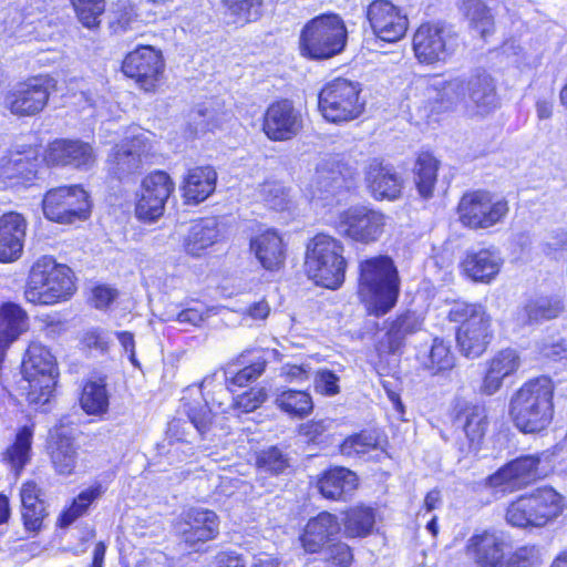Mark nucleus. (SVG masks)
Segmentation results:
<instances>
[{"instance_id": "obj_18", "label": "nucleus", "mask_w": 567, "mask_h": 567, "mask_svg": "<svg viewBox=\"0 0 567 567\" xmlns=\"http://www.w3.org/2000/svg\"><path fill=\"white\" fill-rule=\"evenodd\" d=\"M367 19L373 33L385 42H398L409 27L406 14L389 0H373L367 8Z\"/></svg>"}, {"instance_id": "obj_28", "label": "nucleus", "mask_w": 567, "mask_h": 567, "mask_svg": "<svg viewBox=\"0 0 567 567\" xmlns=\"http://www.w3.org/2000/svg\"><path fill=\"white\" fill-rule=\"evenodd\" d=\"M369 189L377 199H396L402 189V179L390 165L372 159L365 172Z\"/></svg>"}, {"instance_id": "obj_12", "label": "nucleus", "mask_w": 567, "mask_h": 567, "mask_svg": "<svg viewBox=\"0 0 567 567\" xmlns=\"http://www.w3.org/2000/svg\"><path fill=\"white\" fill-rule=\"evenodd\" d=\"M216 374L207 375L199 386H188L182 398L183 412L189 422L174 420L169 423L168 432L177 441H188L189 433L186 431L192 426L200 436H204L210 429L213 413L203 396L202 390L208 388Z\"/></svg>"}, {"instance_id": "obj_23", "label": "nucleus", "mask_w": 567, "mask_h": 567, "mask_svg": "<svg viewBox=\"0 0 567 567\" xmlns=\"http://www.w3.org/2000/svg\"><path fill=\"white\" fill-rule=\"evenodd\" d=\"M176 528L185 543L195 546L218 535V516L209 509L190 508L183 514Z\"/></svg>"}, {"instance_id": "obj_24", "label": "nucleus", "mask_w": 567, "mask_h": 567, "mask_svg": "<svg viewBox=\"0 0 567 567\" xmlns=\"http://www.w3.org/2000/svg\"><path fill=\"white\" fill-rule=\"evenodd\" d=\"M50 165H72L76 168H89L95 162V155L89 143L71 140H55L45 154Z\"/></svg>"}, {"instance_id": "obj_64", "label": "nucleus", "mask_w": 567, "mask_h": 567, "mask_svg": "<svg viewBox=\"0 0 567 567\" xmlns=\"http://www.w3.org/2000/svg\"><path fill=\"white\" fill-rule=\"evenodd\" d=\"M540 352L544 357L553 360L567 358V341L558 339L553 342H544L540 347Z\"/></svg>"}, {"instance_id": "obj_8", "label": "nucleus", "mask_w": 567, "mask_h": 567, "mask_svg": "<svg viewBox=\"0 0 567 567\" xmlns=\"http://www.w3.org/2000/svg\"><path fill=\"white\" fill-rule=\"evenodd\" d=\"M563 509L564 497L551 487H542L512 502L505 518L519 528L543 527L560 516Z\"/></svg>"}, {"instance_id": "obj_30", "label": "nucleus", "mask_w": 567, "mask_h": 567, "mask_svg": "<svg viewBox=\"0 0 567 567\" xmlns=\"http://www.w3.org/2000/svg\"><path fill=\"white\" fill-rule=\"evenodd\" d=\"M250 248L265 269L277 270L284 265L285 245L277 231L269 229L257 235L251 239Z\"/></svg>"}, {"instance_id": "obj_32", "label": "nucleus", "mask_w": 567, "mask_h": 567, "mask_svg": "<svg viewBox=\"0 0 567 567\" xmlns=\"http://www.w3.org/2000/svg\"><path fill=\"white\" fill-rule=\"evenodd\" d=\"M49 450L55 471L62 475L71 474L76 465L78 452L66 429L59 427L51 433Z\"/></svg>"}, {"instance_id": "obj_57", "label": "nucleus", "mask_w": 567, "mask_h": 567, "mask_svg": "<svg viewBox=\"0 0 567 567\" xmlns=\"http://www.w3.org/2000/svg\"><path fill=\"white\" fill-rule=\"evenodd\" d=\"M405 338L406 336L392 322L388 332L379 340L378 351L380 353H394L403 347Z\"/></svg>"}, {"instance_id": "obj_50", "label": "nucleus", "mask_w": 567, "mask_h": 567, "mask_svg": "<svg viewBox=\"0 0 567 567\" xmlns=\"http://www.w3.org/2000/svg\"><path fill=\"white\" fill-rule=\"evenodd\" d=\"M257 466L261 472L279 475L289 467V461L281 450L271 446L259 453Z\"/></svg>"}, {"instance_id": "obj_58", "label": "nucleus", "mask_w": 567, "mask_h": 567, "mask_svg": "<svg viewBox=\"0 0 567 567\" xmlns=\"http://www.w3.org/2000/svg\"><path fill=\"white\" fill-rule=\"evenodd\" d=\"M45 515L47 513L43 501L35 502V504L32 505L22 506V519L28 530H39Z\"/></svg>"}, {"instance_id": "obj_22", "label": "nucleus", "mask_w": 567, "mask_h": 567, "mask_svg": "<svg viewBox=\"0 0 567 567\" xmlns=\"http://www.w3.org/2000/svg\"><path fill=\"white\" fill-rule=\"evenodd\" d=\"M539 458L534 455L518 457L487 478L491 487L502 493L513 492L535 480L538 475Z\"/></svg>"}, {"instance_id": "obj_2", "label": "nucleus", "mask_w": 567, "mask_h": 567, "mask_svg": "<svg viewBox=\"0 0 567 567\" xmlns=\"http://www.w3.org/2000/svg\"><path fill=\"white\" fill-rule=\"evenodd\" d=\"M358 295L370 315L381 317L396 303L400 292L398 270L388 256L360 262Z\"/></svg>"}, {"instance_id": "obj_49", "label": "nucleus", "mask_w": 567, "mask_h": 567, "mask_svg": "<svg viewBox=\"0 0 567 567\" xmlns=\"http://www.w3.org/2000/svg\"><path fill=\"white\" fill-rule=\"evenodd\" d=\"M102 494L101 485L83 491L73 501L72 505L63 513L61 517L62 526L72 524L78 517L84 514L90 504Z\"/></svg>"}, {"instance_id": "obj_34", "label": "nucleus", "mask_w": 567, "mask_h": 567, "mask_svg": "<svg viewBox=\"0 0 567 567\" xmlns=\"http://www.w3.org/2000/svg\"><path fill=\"white\" fill-rule=\"evenodd\" d=\"M28 329L27 312L17 303L0 307V360L4 350Z\"/></svg>"}, {"instance_id": "obj_36", "label": "nucleus", "mask_w": 567, "mask_h": 567, "mask_svg": "<svg viewBox=\"0 0 567 567\" xmlns=\"http://www.w3.org/2000/svg\"><path fill=\"white\" fill-rule=\"evenodd\" d=\"M217 173L212 166L190 169L184 179L183 193L187 203H202L216 187Z\"/></svg>"}, {"instance_id": "obj_33", "label": "nucleus", "mask_w": 567, "mask_h": 567, "mask_svg": "<svg viewBox=\"0 0 567 567\" xmlns=\"http://www.w3.org/2000/svg\"><path fill=\"white\" fill-rule=\"evenodd\" d=\"M218 221L216 218H204L190 225L183 240V248L187 255L199 257L204 251L217 243L219 238Z\"/></svg>"}, {"instance_id": "obj_15", "label": "nucleus", "mask_w": 567, "mask_h": 567, "mask_svg": "<svg viewBox=\"0 0 567 567\" xmlns=\"http://www.w3.org/2000/svg\"><path fill=\"white\" fill-rule=\"evenodd\" d=\"M44 216L60 224H72L89 217L87 193L80 186H62L47 192L42 200Z\"/></svg>"}, {"instance_id": "obj_25", "label": "nucleus", "mask_w": 567, "mask_h": 567, "mask_svg": "<svg viewBox=\"0 0 567 567\" xmlns=\"http://www.w3.org/2000/svg\"><path fill=\"white\" fill-rule=\"evenodd\" d=\"M340 530L338 517L329 512H321L307 522L299 539L306 551L318 553L333 540Z\"/></svg>"}, {"instance_id": "obj_43", "label": "nucleus", "mask_w": 567, "mask_h": 567, "mask_svg": "<svg viewBox=\"0 0 567 567\" xmlns=\"http://www.w3.org/2000/svg\"><path fill=\"white\" fill-rule=\"evenodd\" d=\"M343 533L347 537H364L369 535L375 523L371 507L355 506L343 513Z\"/></svg>"}, {"instance_id": "obj_38", "label": "nucleus", "mask_w": 567, "mask_h": 567, "mask_svg": "<svg viewBox=\"0 0 567 567\" xmlns=\"http://www.w3.org/2000/svg\"><path fill=\"white\" fill-rule=\"evenodd\" d=\"M274 404L282 413L296 419H305L313 410L310 393L288 388L276 389Z\"/></svg>"}, {"instance_id": "obj_35", "label": "nucleus", "mask_w": 567, "mask_h": 567, "mask_svg": "<svg viewBox=\"0 0 567 567\" xmlns=\"http://www.w3.org/2000/svg\"><path fill=\"white\" fill-rule=\"evenodd\" d=\"M565 308L560 296L538 297L525 303L518 312V320L524 324L542 323L558 318Z\"/></svg>"}, {"instance_id": "obj_63", "label": "nucleus", "mask_w": 567, "mask_h": 567, "mask_svg": "<svg viewBox=\"0 0 567 567\" xmlns=\"http://www.w3.org/2000/svg\"><path fill=\"white\" fill-rule=\"evenodd\" d=\"M393 322L406 337L422 328V319L414 312H406L398 317Z\"/></svg>"}, {"instance_id": "obj_51", "label": "nucleus", "mask_w": 567, "mask_h": 567, "mask_svg": "<svg viewBox=\"0 0 567 567\" xmlns=\"http://www.w3.org/2000/svg\"><path fill=\"white\" fill-rule=\"evenodd\" d=\"M259 197L271 209L282 210L287 207L289 195L279 182H265L258 189Z\"/></svg>"}, {"instance_id": "obj_27", "label": "nucleus", "mask_w": 567, "mask_h": 567, "mask_svg": "<svg viewBox=\"0 0 567 567\" xmlns=\"http://www.w3.org/2000/svg\"><path fill=\"white\" fill-rule=\"evenodd\" d=\"M519 365L520 358L516 350L508 348L498 351L486 362L481 391L487 395L495 394L502 388L504 379L515 373Z\"/></svg>"}, {"instance_id": "obj_16", "label": "nucleus", "mask_w": 567, "mask_h": 567, "mask_svg": "<svg viewBox=\"0 0 567 567\" xmlns=\"http://www.w3.org/2000/svg\"><path fill=\"white\" fill-rule=\"evenodd\" d=\"M386 217L379 210L365 206L350 207L339 215L338 231L352 240L370 244L383 234Z\"/></svg>"}, {"instance_id": "obj_48", "label": "nucleus", "mask_w": 567, "mask_h": 567, "mask_svg": "<svg viewBox=\"0 0 567 567\" xmlns=\"http://www.w3.org/2000/svg\"><path fill=\"white\" fill-rule=\"evenodd\" d=\"M227 12L237 23H248L259 19L262 0H223Z\"/></svg>"}, {"instance_id": "obj_5", "label": "nucleus", "mask_w": 567, "mask_h": 567, "mask_svg": "<svg viewBox=\"0 0 567 567\" xmlns=\"http://www.w3.org/2000/svg\"><path fill=\"white\" fill-rule=\"evenodd\" d=\"M343 250L342 243L332 236L316 235L307 246L305 269L308 277L324 288H339L347 268Z\"/></svg>"}, {"instance_id": "obj_42", "label": "nucleus", "mask_w": 567, "mask_h": 567, "mask_svg": "<svg viewBox=\"0 0 567 567\" xmlns=\"http://www.w3.org/2000/svg\"><path fill=\"white\" fill-rule=\"evenodd\" d=\"M240 364H245L241 369L235 370L231 365L227 367L224 372V378L227 386H245L248 383L257 380L264 372L267 365V360L259 352L251 361L246 360V355L241 354L239 358Z\"/></svg>"}, {"instance_id": "obj_40", "label": "nucleus", "mask_w": 567, "mask_h": 567, "mask_svg": "<svg viewBox=\"0 0 567 567\" xmlns=\"http://www.w3.org/2000/svg\"><path fill=\"white\" fill-rule=\"evenodd\" d=\"M439 171V161L430 153H421L414 164V183L420 196L429 199L433 196Z\"/></svg>"}, {"instance_id": "obj_6", "label": "nucleus", "mask_w": 567, "mask_h": 567, "mask_svg": "<svg viewBox=\"0 0 567 567\" xmlns=\"http://www.w3.org/2000/svg\"><path fill=\"white\" fill-rule=\"evenodd\" d=\"M347 39L348 31L340 16L320 14L301 29L300 52L311 60H327L343 51Z\"/></svg>"}, {"instance_id": "obj_52", "label": "nucleus", "mask_w": 567, "mask_h": 567, "mask_svg": "<svg viewBox=\"0 0 567 567\" xmlns=\"http://www.w3.org/2000/svg\"><path fill=\"white\" fill-rule=\"evenodd\" d=\"M377 437L367 432L349 436L343 441L340 451L346 456H362L377 447Z\"/></svg>"}, {"instance_id": "obj_20", "label": "nucleus", "mask_w": 567, "mask_h": 567, "mask_svg": "<svg viewBox=\"0 0 567 567\" xmlns=\"http://www.w3.org/2000/svg\"><path fill=\"white\" fill-rule=\"evenodd\" d=\"M152 148L148 132H140L116 145L107 158L109 172L122 178L135 172Z\"/></svg>"}, {"instance_id": "obj_9", "label": "nucleus", "mask_w": 567, "mask_h": 567, "mask_svg": "<svg viewBox=\"0 0 567 567\" xmlns=\"http://www.w3.org/2000/svg\"><path fill=\"white\" fill-rule=\"evenodd\" d=\"M361 84L344 78L329 81L319 93L318 107L331 123L340 124L359 117L364 110Z\"/></svg>"}, {"instance_id": "obj_3", "label": "nucleus", "mask_w": 567, "mask_h": 567, "mask_svg": "<svg viewBox=\"0 0 567 567\" xmlns=\"http://www.w3.org/2000/svg\"><path fill=\"white\" fill-rule=\"evenodd\" d=\"M554 384L547 377L525 382L511 398L509 414L515 426L524 433L545 430L554 415Z\"/></svg>"}, {"instance_id": "obj_55", "label": "nucleus", "mask_w": 567, "mask_h": 567, "mask_svg": "<svg viewBox=\"0 0 567 567\" xmlns=\"http://www.w3.org/2000/svg\"><path fill=\"white\" fill-rule=\"evenodd\" d=\"M0 233H6V237L23 240L25 235V220L18 213H8L0 218Z\"/></svg>"}, {"instance_id": "obj_61", "label": "nucleus", "mask_w": 567, "mask_h": 567, "mask_svg": "<svg viewBox=\"0 0 567 567\" xmlns=\"http://www.w3.org/2000/svg\"><path fill=\"white\" fill-rule=\"evenodd\" d=\"M328 560H330L334 566L348 567L352 561L350 547L344 543L334 544L329 548Z\"/></svg>"}, {"instance_id": "obj_62", "label": "nucleus", "mask_w": 567, "mask_h": 567, "mask_svg": "<svg viewBox=\"0 0 567 567\" xmlns=\"http://www.w3.org/2000/svg\"><path fill=\"white\" fill-rule=\"evenodd\" d=\"M82 343L89 349H95L100 352H105L109 348V338L99 329H91L84 332Z\"/></svg>"}, {"instance_id": "obj_45", "label": "nucleus", "mask_w": 567, "mask_h": 567, "mask_svg": "<svg viewBox=\"0 0 567 567\" xmlns=\"http://www.w3.org/2000/svg\"><path fill=\"white\" fill-rule=\"evenodd\" d=\"M37 173V163L27 154H14L8 159H2L0 174L7 179L30 181Z\"/></svg>"}, {"instance_id": "obj_10", "label": "nucleus", "mask_w": 567, "mask_h": 567, "mask_svg": "<svg viewBox=\"0 0 567 567\" xmlns=\"http://www.w3.org/2000/svg\"><path fill=\"white\" fill-rule=\"evenodd\" d=\"M22 373L28 382V399L34 404L49 401L56 383V363L51 351L39 342H32L22 361Z\"/></svg>"}, {"instance_id": "obj_41", "label": "nucleus", "mask_w": 567, "mask_h": 567, "mask_svg": "<svg viewBox=\"0 0 567 567\" xmlns=\"http://www.w3.org/2000/svg\"><path fill=\"white\" fill-rule=\"evenodd\" d=\"M33 430L30 426L21 427L3 454V461L17 475L22 472L31 460Z\"/></svg>"}, {"instance_id": "obj_37", "label": "nucleus", "mask_w": 567, "mask_h": 567, "mask_svg": "<svg viewBox=\"0 0 567 567\" xmlns=\"http://www.w3.org/2000/svg\"><path fill=\"white\" fill-rule=\"evenodd\" d=\"M416 358L422 369L432 375L444 373L455 367V355L451 346L441 338H434L431 347L420 350Z\"/></svg>"}, {"instance_id": "obj_7", "label": "nucleus", "mask_w": 567, "mask_h": 567, "mask_svg": "<svg viewBox=\"0 0 567 567\" xmlns=\"http://www.w3.org/2000/svg\"><path fill=\"white\" fill-rule=\"evenodd\" d=\"M449 318L461 326L456 332L460 351L466 358H478L493 339L492 318L480 303L455 302Z\"/></svg>"}, {"instance_id": "obj_19", "label": "nucleus", "mask_w": 567, "mask_h": 567, "mask_svg": "<svg viewBox=\"0 0 567 567\" xmlns=\"http://www.w3.org/2000/svg\"><path fill=\"white\" fill-rule=\"evenodd\" d=\"M164 68L159 51L151 45H141L130 52L122 64L123 73L134 79L141 89L148 92L154 90Z\"/></svg>"}, {"instance_id": "obj_39", "label": "nucleus", "mask_w": 567, "mask_h": 567, "mask_svg": "<svg viewBox=\"0 0 567 567\" xmlns=\"http://www.w3.org/2000/svg\"><path fill=\"white\" fill-rule=\"evenodd\" d=\"M343 186L340 171L332 168L328 163L320 164L313 174L308 192L312 199L328 200Z\"/></svg>"}, {"instance_id": "obj_29", "label": "nucleus", "mask_w": 567, "mask_h": 567, "mask_svg": "<svg viewBox=\"0 0 567 567\" xmlns=\"http://www.w3.org/2000/svg\"><path fill=\"white\" fill-rule=\"evenodd\" d=\"M503 259L496 248L468 251L462 262L464 272L474 281L489 282L499 272Z\"/></svg>"}, {"instance_id": "obj_17", "label": "nucleus", "mask_w": 567, "mask_h": 567, "mask_svg": "<svg viewBox=\"0 0 567 567\" xmlns=\"http://www.w3.org/2000/svg\"><path fill=\"white\" fill-rule=\"evenodd\" d=\"M174 190V183L164 172H155L146 176L141 185L135 205L137 219L152 223L164 213L165 204Z\"/></svg>"}, {"instance_id": "obj_26", "label": "nucleus", "mask_w": 567, "mask_h": 567, "mask_svg": "<svg viewBox=\"0 0 567 567\" xmlns=\"http://www.w3.org/2000/svg\"><path fill=\"white\" fill-rule=\"evenodd\" d=\"M468 555L480 567H497L504 558L505 542L496 530H482L467 542Z\"/></svg>"}, {"instance_id": "obj_54", "label": "nucleus", "mask_w": 567, "mask_h": 567, "mask_svg": "<svg viewBox=\"0 0 567 567\" xmlns=\"http://www.w3.org/2000/svg\"><path fill=\"white\" fill-rule=\"evenodd\" d=\"M268 399V391L264 386H255L237 395L233 402V409L241 413H250L262 405Z\"/></svg>"}, {"instance_id": "obj_1", "label": "nucleus", "mask_w": 567, "mask_h": 567, "mask_svg": "<svg viewBox=\"0 0 567 567\" xmlns=\"http://www.w3.org/2000/svg\"><path fill=\"white\" fill-rule=\"evenodd\" d=\"M416 90L421 93L424 109L431 113L442 112L453 107L458 102L465 101L470 116L484 117L499 106L494 79L483 70H475L468 76H457L444 81H420Z\"/></svg>"}, {"instance_id": "obj_4", "label": "nucleus", "mask_w": 567, "mask_h": 567, "mask_svg": "<svg viewBox=\"0 0 567 567\" xmlns=\"http://www.w3.org/2000/svg\"><path fill=\"white\" fill-rule=\"evenodd\" d=\"M74 291L71 269L43 256L30 270L24 297L28 302L49 306L68 300Z\"/></svg>"}, {"instance_id": "obj_31", "label": "nucleus", "mask_w": 567, "mask_h": 567, "mask_svg": "<svg viewBox=\"0 0 567 567\" xmlns=\"http://www.w3.org/2000/svg\"><path fill=\"white\" fill-rule=\"evenodd\" d=\"M358 487L355 473L346 467H333L326 471L318 480L321 495L332 501H346Z\"/></svg>"}, {"instance_id": "obj_46", "label": "nucleus", "mask_w": 567, "mask_h": 567, "mask_svg": "<svg viewBox=\"0 0 567 567\" xmlns=\"http://www.w3.org/2000/svg\"><path fill=\"white\" fill-rule=\"evenodd\" d=\"M465 16L468 18L471 27L482 38H485L494 30V19L489 9L481 0L464 1Z\"/></svg>"}, {"instance_id": "obj_21", "label": "nucleus", "mask_w": 567, "mask_h": 567, "mask_svg": "<svg viewBox=\"0 0 567 567\" xmlns=\"http://www.w3.org/2000/svg\"><path fill=\"white\" fill-rule=\"evenodd\" d=\"M302 115L292 102L282 100L270 104L265 113L262 131L271 141H289L302 128Z\"/></svg>"}, {"instance_id": "obj_56", "label": "nucleus", "mask_w": 567, "mask_h": 567, "mask_svg": "<svg viewBox=\"0 0 567 567\" xmlns=\"http://www.w3.org/2000/svg\"><path fill=\"white\" fill-rule=\"evenodd\" d=\"M339 381L340 379L334 372L328 369H320L315 377V389L318 393L333 396L340 392Z\"/></svg>"}, {"instance_id": "obj_60", "label": "nucleus", "mask_w": 567, "mask_h": 567, "mask_svg": "<svg viewBox=\"0 0 567 567\" xmlns=\"http://www.w3.org/2000/svg\"><path fill=\"white\" fill-rule=\"evenodd\" d=\"M6 233H0V261H12L17 259L23 247V240L6 237Z\"/></svg>"}, {"instance_id": "obj_13", "label": "nucleus", "mask_w": 567, "mask_h": 567, "mask_svg": "<svg viewBox=\"0 0 567 567\" xmlns=\"http://www.w3.org/2000/svg\"><path fill=\"white\" fill-rule=\"evenodd\" d=\"M54 87L55 81L52 78H30L6 92L3 106L16 116H33L45 107Z\"/></svg>"}, {"instance_id": "obj_59", "label": "nucleus", "mask_w": 567, "mask_h": 567, "mask_svg": "<svg viewBox=\"0 0 567 567\" xmlns=\"http://www.w3.org/2000/svg\"><path fill=\"white\" fill-rule=\"evenodd\" d=\"M189 125L195 134L203 133L216 126L213 123V112L208 109L198 107L189 114Z\"/></svg>"}, {"instance_id": "obj_44", "label": "nucleus", "mask_w": 567, "mask_h": 567, "mask_svg": "<svg viewBox=\"0 0 567 567\" xmlns=\"http://www.w3.org/2000/svg\"><path fill=\"white\" fill-rule=\"evenodd\" d=\"M82 409L87 414L99 415L107 411L109 395L105 384L100 381H89L82 390L80 399Z\"/></svg>"}, {"instance_id": "obj_47", "label": "nucleus", "mask_w": 567, "mask_h": 567, "mask_svg": "<svg viewBox=\"0 0 567 567\" xmlns=\"http://www.w3.org/2000/svg\"><path fill=\"white\" fill-rule=\"evenodd\" d=\"M487 429V419L484 411L474 406L468 411L464 424V433L468 440L467 452H476Z\"/></svg>"}, {"instance_id": "obj_14", "label": "nucleus", "mask_w": 567, "mask_h": 567, "mask_svg": "<svg viewBox=\"0 0 567 567\" xmlns=\"http://www.w3.org/2000/svg\"><path fill=\"white\" fill-rule=\"evenodd\" d=\"M458 44L457 34L437 23H423L413 35L415 58L424 64L446 62L456 52Z\"/></svg>"}, {"instance_id": "obj_53", "label": "nucleus", "mask_w": 567, "mask_h": 567, "mask_svg": "<svg viewBox=\"0 0 567 567\" xmlns=\"http://www.w3.org/2000/svg\"><path fill=\"white\" fill-rule=\"evenodd\" d=\"M71 2L84 27L93 28L99 24V17L105 8L104 0H71Z\"/></svg>"}, {"instance_id": "obj_11", "label": "nucleus", "mask_w": 567, "mask_h": 567, "mask_svg": "<svg viewBox=\"0 0 567 567\" xmlns=\"http://www.w3.org/2000/svg\"><path fill=\"white\" fill-rule=\"evenodd\" d=\"M460 221L472 229H487L506 218L508 202L487 190L465 193L457 207Z\"/></svg>"}]
</instances>
